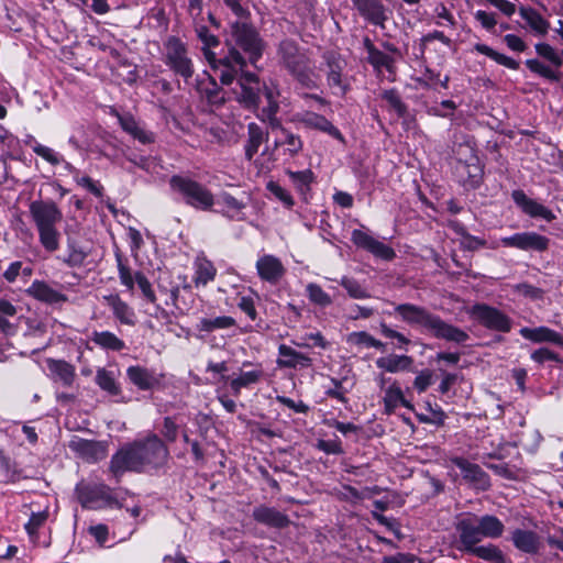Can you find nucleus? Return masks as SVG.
Listing matches in <instances>:
<instances>
[{
    "label": "nucleus",
    "instance_id": "nucleus-1",
    "mask_svg": "<svg viewBox=\"0 0 563 563\" xmlns=\"http://www.w3.org/2000/svg\"><path fill=\"white\" fill-rule=\"evenodd\" d=\"M167 455L164 443L156 435H151L117 452L111 459L110 471L119 477L128 471L140 472L146 466L157 467L166 461Z\"/></svg>",
    "mask_w": 563,
    "mask_h": 563
},
{
    "label": "nucleus",
    "instance_id": "nucleus-2",
    "mask_svg": "<svg viewBox=\"0 0 563 563\" xmlns=\"http://www.w3.org/2000/svg\"><path fill=\"white\" fill-rule=\"evenodd\" d=\"M395 313L407 324L431 333L437 339L463 343L468 334L460 328L446 323L428 309L413 303H400L395 307Z\"/></svg>",
    "mask_w": 563,
    "mask_h": 563
},
{
    "label": "nucleus",
    "instance_id": "nucleus-3",
    "mask_svg": "<svg viewBox=\"0 0 563 563\" xmlns=\"http://www.w3.org/2000/svg\"><path fill=\"white\" fill-rule=\"evenodd\" d=\"M31 220L38 233V241L45 251L53 253L59 249L58 224L63 212L52 200H34L29 206Z\"/></svg>",
    "mask_w": 563,
    "mask_h": 563
},
{
    "label": "nucleus",
    "instance_id": "nucleus-4",
    "mask_svg": "<svg viewBox=\"0 0 563 563\" xmlns=\"http://www.w3.org/2000/svg\"><path fill=\"white\" fill-rule=\"evenodd\" d=\"M278 96L279 90L274 86L265 87L267 106L262 109L260 118L268 123L271 132L274 134V150L282 148L283 156L292 158L301 152L303 144L300 136L285 129L276 117L279 110Z\"/></svg>",
    "mask_w": 563,
    "mask_h": 563
},
{
    "label": "nucleus",
    "instance_id": "nucleus-5",
    "mask_svg": "<svg viewBox=\"0 0 563 563\" xmlns=\"http://www.w3.org/2000/svg\"><path fill=\"white\" fill-rule=\"evenodd\" d=\"M278 55L287 70L306 88H316L318 77L305 51L290 40L279 44Z\"/></svg>",
    "mask_w": 563,
    "mask_h": 563
},
{
    "label": "nucleus",
    "instance_id": "nucleus-6",
    "mask_svg": "<svg viewBox=\"0 0 563 563\" xmlns=\"http://www.w3.org/2000/svg\"><path fill=\"white\" fill-rule=\"evenodd\" d=\"M169 184L173 190L179 192L185 201L196 209L209 210L214 205L211 191L188 177L173 176Z\"/></svg>",
    "mask_w": 563,
    "mask_h": 563
},
{
    "label": "nucleus",
    "instance_id": "nucleus-7",
    "mask_svg": "<svg viewBox=\"0 0 563 563\" xmlns=\"http://www.w3.org/2000/svg\"><path fill=\"white\" fill-rule=\"evenodd\" d=\"M232 42L235 48L243 51L251 64H255L262 56L263 43L257 32L249 24L236 22L232 24Z\"/></svg>",
    "mask_w": 563,
    "mask_h": 563
},
{
    "label": "nucleus",
    "instance_id": "nucleus-8",
    "mask_svg": "<svg viewBox=\"0 0 563 563\" xmlns=\"http://www.w3.org/2000/svg\"><path fill=\"white\" fill-rule=\"evenodd\" d=\"M165 63L177 75L188 79L194 74V65L187 48L176 37H169L165 43Z\"/></svg>",
    "mask_w": 563,
    "mask_h": 563
},
{
    "label": "nucleus",
    "instance_id": "nucleus-9",
    "mask_svg": "<svg viewBox=\"0 0 563 563\" xmlns=\"http://www.w3.org/2000/svg\"><path fill=\"white\" fill-rule=\"evenodd\" d=\"M238 85L240 92H236V99L249 109H256L258 107L260 92L263 91L265 93V87L274 86L278 90L275 82L262 84L258 77L252 73H243L238 79Z\"/></svg>",
    "mask_w": 563,
    "mask_h": 563
},
{
    "label": "nucleus",
    "instance_id": "nucleus-10",
    "mask_svg": "<svg viewBox=\"0 0 563 563\" xmlns=\"http://www.w3.org/2000/svg\"><path fill=\"white\" fill-rule=\"evenodd\" d=\"M472 316L485 328L499 332L511 330V320L500 310L487 305H475Z\"/></svg>",
    "mask_w": 563,
    "mask_h": 563
},
{
    "label": "nucleus",
    "instance_id": "nucleus-11",
    "mask_svg": "<svg viewBox=\"0 0 563 563\" xmlns=\"http://www.w3.org/2000/svg\"><path fill=\"white\" fill-rule=\"evenodd\" d=\"M222 85H231L239 70L245 66V58L235 48H230L229 55L210 63Z\"/></svg>",
    "mask_w": 563,
    "mask_h": 563
},
{
    "label": "nucleus",
    "instance_id": "nucleus-12",
    "mask_svg": "<svg viewBox=\"0 0 563 563\" xmlns=\"http://www.w3.org/2000/svg\"><path fill=\"white\" fill-rule=\"evenodd\" d=\"M459 532L460 550L470 552L478 542L482 541L483 534L479 529V522L476 516H468L461 519L456 525Z\"/></svg>",
    "mask_w": 563,
    "mask_h": 563
},
{
    "label": "nucleus",
    "instance_id": "nucleus-13",
    "mask_svg": "<svg viewBox=\"0 0 563 563\" xmlns=\"http://www.w3.org/2000/svg\"><path fill=\"white\" fill-rule=\"evenodd\" d=\"M351 240L357 247L364 249L382 260L390 261L396 255L395 251L390 246L376 240L374 236L362 230H353Z\"/></svg>",
    "mask_w": 563,
    "mask_h": 563
},
{
    "label": "nucleus",
    "instance_id": "nucleus-14",
    "mask_svg": "<svg viewBox=\"0 0 563 563\" xmlns=\"http://www.w3.org/2000/svg\"><path fill=\"white\" fill-rule=\"evenodd\" d=\"M500 243L507 247H516L522 251H545L549 246V239L536 232L516 233L500 240Z\"/></svg>",
    "mask_w": 563,
    "mask_h": 563
},
{
    "label": "nucleus",
    "instance_id": "nucleus-15",
    "mask_svg": "<svg viewBox=\"0 0 563 563\" xmlns=\"http://www.w3.org/2000/svg\"><path fill=\"white\" fill-rule=\"evenodd\" d=\"M451 462L461 470L463 478L475 489L486 490L490 486L489 476L479 465L463 457H452Z\"/></svg>",
    "mask_w": 563,
    "mask_h": 563
},
{
    "label": "nucleus",
    "instance_id": "nucleus-16",
    "mask_svg": "<svg viewBox=\"0 0 563 563\" xmlns=\"http://www.w3.org/2000/svg\"><path fill=\"white\" fill-rule=\"evenodd\" d=\"M78 498L84 507L97 508L99 501L111 504V489L104 484L82 485L77 488Z\"/></svg>",
    "mask_w": 563,
    "mask_h": 563
},
{
    "label": "nucleus",
    "instance_id": "nucleus-17",
    "mask_svg": "<svg viewBox=\"0 0 563 563\" xmlns=\"http://www.w3.org/2000/svg\"><path fill=\"white\" fill-rule=\"evenodd\" d=\"M256 271L262 280L273 285L279 283L286 273L282 261L271 254L258 257L256 261Z\"/></svg>",
    "mask_w": 563,
    "mask_h": 563
},
{
    "label": "nucleus",
    "instance_id": "nucleus-18",
    "mask_svg": "<svg viewBox=\"0 0 563 563\" xmlns=\"http://www.w3.org/2000/svg\"><path fill=\"white\" fill-rule=\"evenodd\" d=\"M361 16L369 23L384 27L387 20L386 8L380 0H352Z\"/></svg>",
    "mask_w": 563,
    "mask_h": 563
},
{
    "label": "nucleus",
    "instance_id": "nucleus-19",
    "mask_svg": "<svg viewBox=\"0 0 563 563\" xmlns=\"http://www.w3.org/2000/svg\"><path fill=\"white\" fill-rule=\"evenodd\" d=\"M69 448L87 462H98L107 456L106 445L97 441L74 439Z\"/></svg>",
    "mask_w": 563,
    "mask_h": 563
},
{
    "label": "nucleus",
    "instance_id": "nucleus-20",
    "mask_svg": "<svg viewBox=\"0 0 563 563\" xmlns=\"http://www.w3.org/2000/svg\"><path fill=\"white\" fill-rule=\"evenodd\" d=\"M277 365L282 368H308L312 365V360L297 350L286 344L278 346Z\"/></svg>",
    "mask_w": 563,
    "mask_h": 563
},
{
    "label": "nucleus",
    "instance_id": "nucleus-21",
    "mask_svg": "<svg viewBox=\"0 0 563 563\" xmlns=\"http://www.w3.org/2000/svg\"><path fill=\"white\" fill-rule=\"evenodd\" d=\"M255 521L271 528L283 529L289 526L290 520L287 515L276 508L264 505L257 506L252 514Z\"/></svg>",
    "mask_w": 563,
    "mask_h": 563
},
{
    "label": "nucleus",
    "instance_id": "nucleus-22",
    "mask_svg": "<svg viewBox=\"0 0 563 563\" xmlns=\"http://www.w3.org/2000/svg\"><path fill=\"white\" fill-rule=\"evenodd\" d=\"M512 199L523 210V212L532 218H542L547 221L555 219L554 213L550 209L536 200L528 198L521 190L514 191Z\"/></svg>",
    "mask_w": 563,
    "mask_h": 563
},
{
    "label": "nucleus",
    "instance_id": "nucleus-23",
    "mask_svg": "<svg viewBox=\"0 0 563 563\" xmlns=\"http://www.w3.org/2000/svg\"><path fill=\"white\" fill-rule=\"evenodd\" d=\"M298 121L306 128L319 130L336 140L343 141L341 132L323 115L311 111H305L298 114Z\"/></svg>",
    "mask_w": 563,
    "mask_h": 563
},
{
    "label": "nucleus",
    "instance_id": "nucleus-24",
    "mask_svg": "<svg viewBox=\"0 0 563 563\" xmlns=\"http://www.w3.org/2000/svg\"><path fill=\"white\" fill-rule=\"evenodd\" d=\"M26 294L38 301L55 305L67 301V296L55 290L42 280H34L26 289Z\"/></svg>",
    "mask_w": 563,
    "mask_h": 563
},
{
    "label": "nucleus",
    "instance_id": "nucleus-25",
    "mask_svg": "<svg viewBox=\"0 0 563 563\" xmlns=\"http://www.w3.org/2000/svg\"><path fill=\"white\" fill-rule=\"evenodd\" d=\"M385 413L391 415L399 406L412 409V405L406 400L399 384L394 380L385 389L383 396Z\"/></svg>",
    "mask_w": 563,
    "mask_h": 563
},
{
    "label": "nucleus",
    "instance_id": "nucleus-26",
    "mask_svg": "<svg viewBox=\"0 0 563 563\" xmlns=\"http://www.w3.org/2000/svg\"><path fill=\"white\" fill-rule=\"evenodd\" d=\"M197 90L201 98L206 99L210 104H222L224 102V93L218 86L216 79L205 74L197 84Z\"/></svg>",
    "mask_w": 563,
    "mask_h": 563
},
{
    "label": "nucleus",
    "instance_id": "nucleus-27",
    "mask_svg": "<svg viewBox=\"0 0 563 563\" xmlns=\"http://www.w3.org/2000/svg\"><path fill=\"white\" fill-rule=\"evenodd\" d=\"M519 332L522 338L534 343L550 342L556 345H563V336L547 327L521 328Z\"/></svg>",
    "mask_w": 563,
    "mask_h": 563
},
{
    "label": "nucleus",
    "instance_id": "nucleus-28",
    "mask_svg": "<svg viewBox=\"0 0 563 563\" xmlns=\"http://www.w3.org/2000/svg\"><path fill=\"white\" fill-rule=\"evenodd\" d=\"M514 545L525 553H537L540 548L539 536L531 530L516 529L511 533Z\"/></svg>",
    "mask_w": 563,
    "mask_h": 563
},
{
    "label": "nucleus",
    "instance_id": "nucleus-29",
    "mask_svg": "<svg viewBox=\"0 0 563 563\" xmlns=\"http://www.w3.org/2000/svg\"><path fill=\"white\" fill-rule=\"evenodd\" d=\"M107 305L112 309L114 317L123 324H135L134 310L123 301L118 295H109L104 297Z\"/></svg>",
    "mask_w": 563,
    "mask_h": 563
},
{
    "label": "nucleus",
    "instance_id": "nucleus-30",
    "mask_svg": "<svg viewBox=\"0 0 563 563\" xmlns=\"http://www.w3.org/2000/svg\"><path fill=\"white\" fill-rule=\"evenodd\" d=\"M327 66H328V84L331 88L338 89V92L344 93L345 86L342 80V70L344 67V63L342 59L336 57L334 54L325 55Z\"/></svg>",
    "mask_w": 563,
    "mask_h": 563
},
{
    "label": "nucleus",
    "instance_id": "nucleus-31",
    "mask_svg": "<svg viewBox=\"0 0 563 563\" xmlns=\"http://www.w3.org/2000/svg\"><path fill=\"white\" fill-rule=\"evenodd\" d=\"M412 365V358L407 355L390 354L376 360V366L388 373L408 371Z\"/></svg>",
    "mask_w": 563,
    "mask_h": 563
},
{
    "label": "nucleus",
    "instance_id": "nucleus-32",
    "mask_svg": "<svg viewBox=\"0 0 563 563\" xmlns=\"http://www.w3.org/2000/svg\"><path fill=\"white\" fill-rule=\"evenodd\" d=\"M119 122H120L121 128L126 133L132 135L135 140L141 142L142 144H148L154 141L153 134L145 131L132 115H120Z\"/></svg>",
    "mask_w": 563,
    "mask_h": 563
},
{
    "label": "nucleus",
    "instance_id": "nucleus-33",
    "mask_svg": "<svg viewBox=\"0 0 563 563\" xmlns=\"http://www.w3.org/2000/svg\"><path fill=\"white\" fill-rule=\"evenodd\" d=\"M18 313V308L9 300L0 299V331L7 335L16 332L18 325L13 324L10 319Z\"/></svg>",
    "mask_w": 563,
    "mask_h": 563
},
{
    "label": "nucleus",
    "instance_id": "nucleus-34",
    "mask_svg": "<svg viewBox=\"0 0 563 563\" xmlns=\"http://www.w3.org/2000/svg\"><path fill=\"white\" fill-rule=\"evenodd\" d=\"M48 369L53 377L64 386H70L75 378L74 367L65 361H47Z\"/></svg>",
    "mask_w": 563,
    "mask_h": 563
},
{
    "label": "nucleus",
    "instance_id": "nucleus-35",
    "mask_svg": "<svg viewBox=\"0 0 563 563\" xmlns=\"http://www.w3.org/2000/svg\"><path fill=\"white\" fill-rule=\"evenodd\" d=\"M90 340L103 350L121 351L125 347L124 341L110 331H95Z\"/></svg>",
    "mask_w": 563,
    "mask_h": 563
},
{
    "label": "nucleus",
    "instance_id": "nucleus-36",
    "mask_svg": "<svg viewBox=\"0 0 563 563\" xmlns=\"http://www.w3.org/2000/svg\"><path fill=\"white\" fill-rule=\"evenodd\" d=\"M247 143L245 145V157L251 161L258 152L260 146L266 140V135L256 123H250L247 126Z\"/></svg>",
    "mask_w": 563,
    "mask_h": 563
},
{
    "label": "nucleus",
    "instance_id": "nucleus-37",
    "mask_svg": "<svg viewBox=\"0 0 563 563\" xmlns=\"http://www.w3.org/2000/svg\"><path fill=\"white\" fill-rule=\"evenodd\" d=\"M235 325V320L229 316H219L216 318H201L196 325L200 332H213L216 330L229 329Z\"/></svg>",
    "mask_w": 563,
    "mask_h": 563
},
{
    "label": "nucleus",
    "instance_id": "nucleus-38",
    "mask_svg": "<svg viewBox=\"0 0 563 563\" xmlns=\"http://www.w3.org/2000/svg\"><path fill=\"white\" fill-rule=\"evenodd\" d=\"M483 538L497 539L504 533V523L495 516L477 517Z\"/></svg>",
    "mask_w": 563,
    "mask_h": 563
},
{
    "label": "nucleus",
    "instance_id": "nucleus-39",
    "mask_svg": "<svg viewBox=\"0 0 563 563\" xmlns=\"http://www.w3.org/2000/svg\"><path fill=\"white\" fill-rule=\"evenodd\" d=\"M129 379L142 390L150 389L155 384L153 374L141 366H130L126 369Z\"/></svg>",
    "mask_w": 563,
    "mask_h": 563
},
{
    "label": "nucleus",
    "instance_id": "nucleus-40",
    "mask_svg": "<svg viewBox=\"0 0 563 563\" xmlns=\"http://www.w3.org/2000/svg\"><path fill=\"white\" fill-rule=\"evenodd\" d=\"M217 275V269L214 265L206 260L198 258L196 262V273L194 277V282L197 287L206 286L209 282L213 280Z\"/></svg>",
    "mask_w": 563,
    "mask_h": 563
},
{
    "label": "nucleus",
    "instance_id": "nucleus-41",
    "mask_svg": "<svg viewBox=\"0 0 563 563\" xmlns=\"http://www.w3.org/2000/svg\"><path fill=\"white\" fill-rule=\"evenodd\" d=\"M220 202L224 207V214L230 219L242 220L243 209L245 203L228 192H223L220 196Z\"/></svg>",
    "mask_w": 563,
    "mask_h": 563
},
{
    "label": "nucleus",
    "instance_id": "nucleus-42",
    "mask_svg": "<svg viewBox=\"0 0 563 563\" xmlns=\"http://www.w3.org/2000/svg\"><path fill=\"white\" fill-rule=\"evenodd\" d=\"M96 384L110 395H118L120 386L117 383V376L113 372L106 368H98L96 374Z\"/></svg>",
    "mask_w": 563,
    "mask_h": 563
},
{
    "label": "nucleus",
    "instance_id": "nucleus-43",
    "mask_svg": "<svg viewBox=\"0 0 563 563\" xmlns=\"http://www.w3.org/2000/svg\"><path fill=\"white\" fill-rule=\"evenodd\" d=\"M474 48L476 52H478L483 55H486L487 57L492 58L499 65H503L509 69H518V67H519V63L516 62L514 58L506 56L504 54H500L485 44H476L474 46Z\"/></svg>",
    "mask_w": 563,
    "mask_h": 563
},
{
    "label": "nucleus",
    "instance_id": "nucleus-44",
    "mask_svg": "<svg viewBox=\"0 0 563 563\" xmlns=\"http://www.w3.org/2000/svg\"><path fill=\"white\" fill-rule=\"evenodd\" d=\"M470 553L492 563H505V556L501 550L494 544L476 545Z\"/></svg>",
    "mask_w": 563,
    "mask_h": 563
},
{
    "label": "nucleus",
    "instance_id": "nucleus-45",
    "mask_svg": "<svg viewBox=\"0 0 563 563\" xmlns=\"http://www.w3.org/2000/svg\"><path fill=\"white\" fill-rule=\"evenodd\" d=\"M522 19L538 34L544 35L549 30V23L543 16L533 9H521Z\"/></svg>",
    "mask_w": 563,
    "mask_h": 563
},
{
    "label": "nucleus",
    "instance_id": "nucleus-46",
    "mask_svg": "<svg viewBox=\"0 0 563 563\" xmlns=\"http://www.w3.org/2000/svg\"><path fill=\"white\" fill-rule=\"evenodd\" d=\"M197 36L203 43V55L209 63H213L214 54L210 51L211 47L218 46L219 41L209 29L205 25H200L196 29Z\"/></svg>",
    "mask_w": 563,
    "mask_h": 563
},
{
    "label": "nucleus",
    "instance_id": "nucleus-47",
    "mask_svg": "<svg viewBox=\"0 0 563 563\" xmlns=\"http://www.w3.org/2000/svg\"><path fill=\"white\" fill-rule=\"evenodd\" d=\"M306 292L309 300L322 308L329 307L332 305V298L328 292H325L318 284L309 283L306 286Z\"/></svg>",
    "mask_w": 563,
    "mask_h": 563
},
{
    "label": "nucleus",
    "instance_id": "nucleus-48",
    "mask_svg": "<svg viewBox=\"0 0 563 563\" xmlns=\"http://www.w3.org/2000/svg\"><path fill=\"white\" fill-rule=\"evenodd\" d=\"M526 66L534 74L549 79L551 81H559L561 75L558 70L552 69L550 66L543 64L538 59H527Z\"/></svg>",
    "mask_w": 563,
    "mask_h": 563
},
{
    "label": "nucleus",
    "instance_id": "nucleus-49",
    "mask_svg": "<svg viewBox=\"0 0 563 563\" xmlns=\"http://www.w3.org/2000/svg\"><path fill=\"white\" fill-rule=\"evenodd\" d=\"M262 376L261 371L244 372L239 377L231 380V388L235 395L240 394V390L260 380Z\"/></svg>",
    "mask_w": 563,
    "mask_h": 563
},
{
    "label": "nucleus",
    "instance_id": "nucleus-50",
    "mask_svg": "<svg viewBox=\"0 0 563 563\" xmlns=\"http://www.w3.org/2000/svg\"><path fill=\"white\" fill-rule=\"evenodd\" d=\"M347 341L355 345L366 346V347H375V349H384V343L376 340L374 336L368 334L367 332L360 331V332H352Z\"/></svg>",
    "mask_w": 563,
    "mask_h": 563
},
{
    "label": "nucleus",
    "instance_id": "nucleus-51",
    "mask_svg": "<svg viewBox=\"0 0 563 563\" xmlns=\"http://www.w3.org/2000/svg\"><path fill=\"white\" fill-rule=\"evenodd\" d=\"M88 253L75 243L68 244V254L64 258V263L69 267H80L85 264Z\"/></svg>",
    "mask_w": 563,
    "mask_h": 563
},
{
    "label": "nucleus",
    "instance_id": "nucleus-52",
    "mask_svg": "<svg viewBox=\"0 0 563 563\" xmlns=\"http://www.w3.org/2000/svg\"><path fill=\"white\" fill-rule=\"evenodd\" d=\"M340 285L344 287L347 294L355 299H364L368 298L369 294L367 290L355 279L349 277H342L340 280Z\"/></svg>",
    "mask_w": 563,
    "mask_h": 563
},
{
    "label": "nucleus",
    "instance_id": "nucleus-53",
    "mask_svg": "<svg viewBox=\"0 0 563 563\" xmlns=\"http://www.w3.org/2000/svg\"><path fill=\"white\" fill-rule=\"evenodd\" d=\"M368 63L377 70L382 68L387 69L389 73L394 69V59L389 55L380 52L379 49L375 51L373 54L367 56Z\"/></svg>",
    "mask_w": 563,
    "mask_h": 563
},
{
    "label": "nucleus",
    "instance_id": "nucleus-54",
    "mask_svg": "<svg viewBox=\"0 0 563 563\" xmlns=\"http://www.w3.org/2000/svg\"><path fill=\"white\" fill-rule=\"evenodd\" d=\"M536 52L541 57L545 58L556 67H561L563 64V56L560 55L550 44L538 43L536 44Z\"/></svg>",
    "mask_w": 563,
    "mask_h": 563
},
{
    "label": "nucleus",
    "instance_id": "nucleus-55",
    "mask_svg": "<svg viewBox=\"0 0 563 563\" xmlns=\"http://www.w3.org/2000/svg\"><path fill=\"white\" fill-rule=\"evenodd\" d=\"M32 150L35 154L41 156L43 159L48 162L49 164L56 166L63 162L62 156L56 153L53 148L42 145L37 142H34Z\"/></svg>",
    "mask_w": 563,
    "mask_h": 563
},
{
    "label": "nucleus",
    "instance_id": "nucleus-56",
    "mask_svg": "<svg viewBox=\"0 0 563 563\" xmlns=\"http://www.w3.org/2000/svg\"><path fill=\"white\" fill-rule=\"evenodd\" d=\"M382 98L388 103V106L397 112L399 117H402L406 113V106L401 101L399 95L396 90H385L382 93Z\"/></svg>",
    "mask_w": 563,
    "mask_h": 563
},
{
    "label": "nucleus",
    "instance_id": "nucleus-57",
    "mask_svg": "<svg viewBox=\"0 0 563 563\" xmlns=\"http://www.w3.org/2000/svg\"><path fill=\"white\" fill-rule=\"evenodd\" d=\"M48 512L46 510L32 514L25 523V530L31 537H35L38 529L46 522Z\"/></svg>",
    "mask_w": 563,
    "mask_h": 563
},
{
    "label": "nucleus",
    "instance_id": "nucleus-58",
    "mask_svg": "<svg viewBox=\"0 0 563 563\" xmlns=\"http://www.w3.org/2000/svg\"><path fill=\"white\" fill-rule=\"evenodd\" d=\"M267 189L269 192H272L277 199H279L285 206L292 207L294 200L290 196V194L284 189L282 186H279L277 183L269 181L267 184Z\"/></svg>",
    "mask_w": 563,
    "mask_h": 563
},
{
    "label": "nucleus",
    "instance_id": "nucleus-59",
    "mask_svg": "<svg viewBox=\"0 0 563 563\" xmlns=\"http://www.w3.org/2000/svg\"><path fill=\"white\" fill-rule=\"evenodd\" d=\"M289 177L292 183L300 189L303 190L312 181L313 175L309 169L301 172H289Z\"/></svg>",
    "mask_w": 563,
    "mask_h": 563
},
{
    "label": "nucleus",
    "instance_id": "nucleus-60",
    "mask_svg": "<svg viewBox=\"0 0 563 563\" xmlns=\"http://www.w3.org/2000/svg\"><path fill=\"white\" fill-rule=\"evenodd\" d=\"M331 383L333 384V388L327 389V396L334 398L343 404L347 402L346 393L347 389L343 387V382L336 378H331Z\"/></svg>",
    "mask_w": 563,
    "mask_h": 563
},
{
    "label": "nucleus",
    "instance_id": "nucleus-61",
    "mask_svg": "<svg viewBox=\"0 0 563 563\" xmlns=\"http://www.w3.org/2000/svg\"><path fill=\"white\" fill-rule=\"evenodd\" d=\"M531 358L539 363V364H542L547 361H552V362H556V363H561L562 360L561 357L559 356V354L552 352L551 350L547 349V347H541L539 350H536L532 354H531Z\"/></svg>",
    "mask_w": 563,
    "mask_h": 563
},
{
    "label": "nucleus",
    "instance_id": "nucleus-62",
    "mask_svg": "<svg viewBox=\"0 0 563 563\" xmlns=\"http://www.w3.org/2000/svg\"><path fill=\"white\" fill-rule=\"evenodd\" d=\"M76 181L79 186L86 188L92 195L97 197L102 196V186L98 181L91 179L89 176L76 177Z\"/></svg>",
    "mask_w": 563,
    "mask_h": 563
},
{
    "label": "nucleus",
    "instance_id": "nucleus-63",
    "mask_svg": "<svg viewBox=\"0 0 563 563\" xmlns=\"http://www.w3.org/2000/svg\"><path fill=\"white\" fill-rule=\"evenodd\" d=\"M135 282L137 283L140 289L142 290L144 297H146L151 302H155L156 296L154 290L152 289L151 283L148 279L141 273L135 274Z\"/></svg>",
    "mask_w": 563,
    "mask_h": 563
},
{
    "label": "nucleus",
    "instance_id": "nucleus-64",
    "mask_svg": "<svg viewBox=\"0 0 563 563\" xmlns=\"http://www.w3.org/2000/svg\"><path fill=\"white\" fill-rule=\"evenodd\" d=\"M432 383V373L430 371L420 372L413 380V386L419 393H423Z\"/></svg>",
    "mask_w": 563,
    "mask_h": 563
}]
</instances>
